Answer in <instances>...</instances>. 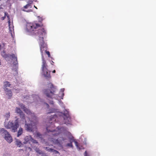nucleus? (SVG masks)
Returning <instances> with one entry per match:
<instances>
[{"label": "nucleus", "mask_w": 156, "mask_h": 156, "mask_svg": "<svg viewBox=\"0 0 156 156\" xmlns=\"http://www.w3.org/2000/svg\"><path fill=\"white\" fill-rule=\"evenodd\" d=\"M39 27V25L38 24L27 23V30L28 32L31 33L32 34H34L37 36H38L42 58L43 56L44 59L43 55V52L44 53L45 52L49 57L50 56V54L49 51H46V44L43 41L44 37L46 35V33L44 29L35 30Z\"/></svg>", "instance_id": "nucleus-1"}, {"label": "nucleus", "mask_w": 156, "mask_h": 156, "mask_svg": "<svg viewBox=\"0 0 156 156\" xmlns=\"http://www.w3.org/2000/svg\"><path fill=\"white\" fill-rule=\"evenodd\" d=\"M18 104L19 106L22 109H23V111L29 115V117H31L33 119V120L30 119H29L28 120H26L25 115L20 108L17 107L16 108V113L20 115L22 120L23 121H25V124L24 126L26 130L28 131L32 132L33 130L36 128L35 125L36 123L35 120L36 118L34 113L32 112L29 109L27 108L22 103H19Z\"/></svg>", "instance_id": "nucleus-2"}, {"label": "nucleus", "mask_w": 156, "mask_h": 156, "mask_svg": "<svg viewBox=\"0 0 156 156\" xmlns=\"http://www.w3.org/2000/svg\"><path fill=\"white\" fill-rule=\"evenodd\" d=\"M68 140H69L70 143L64 144V146L72 147H73L72 143L73 142L77 148L80 149L78 147V143L74 140L73 137L70 135V133H68L67 135H64L62 137H59L57 139L52 138L49 140L55 144H56L59 146H62L64 143L67 142Z\"/></svg>", "instance_id": "nucleus-3"}, {"label": "nucleus", "mask_w": 156, "mask_h": 156, "mask_svg": "<svg viewBox=\"0 0 156 156\" xmlns=\"http://www.w3.org/2000/svg\"><path fill=\"white\" fill-rule=\"evenodd\" d=\"M59 118L63 119L65 124L66 125L71 124V118L67 111L64 114L59 112L51 115L50 118L49 123H52L54 121H57L58 119Z\"/></svg>", "instance_id": "nucleus-4"}, {"label": "nucleus", "mask_w": 156, "mask_h": 156, "mask_svg": "<svg viewBox=\"0 0 156 156\" xmlns=\"http://www.w3.org/2000/svg\"><path fill=\"white\" fill-rule=\"evenodd\" d=\"M48 87L50 90L44 89L43 92L46 96L50 98H55L56 100L59 99L60 97L55 93L57 91V88L55 86L51 83L48 84Z\"/></svg>", "instance_id": "nucleus-5"}, {"label": "nucleus", "mask_w": 156, "mask_h": 156, "mask_svg": "<svg viewBox=\"0 0 156 156\" xmlns=\"http://www.w3.org/2000/svg\"><path fill=\"white\" fill-rule=\"evenodd\" d=\"M18 122V119L15 120L9 121L8 123L5 122V126L7 129H11L12 132H15L19 127Z\"/></svg>", "instance_id": "nucleus-6"}, {"label": "nucleus", "mask_w": 156, "mask_h": 156, "mask_svg": "<svg viewBox=\"0 0 156 156\" xmlns=\"http://www.w3.org/2000/svg\"><path fill=\"white\" fill-rule=\"evenodd\" d=\"M2 56L6 60H9L10 58H12V60L14 61L13 62V64L14 66L15 73L13 74L14 75H16L17 74V58L15 54H6L5 53H2Z\"/></svg>", "instance_id": "nucleus-7"}, {"label": "nucleus", "mask_w": 156, "mask_h": 156, "mask_svg": "<svg viewBox=\"0 0 156 156\" xmlns=\"http://www.w3.org/2000/svg\"><path fill=\"white\" fill-rule=\"evenodd\" d=\"M53 126L52 124H51L50 126L47 125L46 128L47 134L49 135L52 134L53 136H54L57 134L61 133V131L63 129V128H61L59 129L58 128V129L53 130L51 129L52 127Z\"/></svg>", "instance_id": "nucleus-8"}, {"label": "nucleus", "mask_w": 156, "mask_h": 156, "mask_svg": "<svg viewBox=\"0 0 156 156\" xmlns=\"http://www.w3.org/2000/svg\"><path fill=\"white\" fill-rule=\"evenodd\" d=\"M42 74L46 78H49L51 77L50 71H49L47 69V66L46 64V61L43 59L42 56Z\"/></svg>", "instance_id": "nucleus-9"}, {"label": "nucleus", "mask_w": 156, "mask_h": 156, "mask_svg": "<svg viewBox=\"0 0 156 156\" xmlns=\"http://www.w3.org/2000/svg\"><path fill=\"white\" fill-rule=\"evenodd\" d=\"M24 141L23 143L24 144L27 143L30 144L32 142L33 144H35L37 146L39 145L38 142L36 140H34L30 136H26L24 139Z\"/></svg>", "instance_id": "nucleus-10"}, {"label": "nucleus", "mask_w": 156, "mask_h": 156, "mask_svg": "<svg viewBox=\"0 0 156 156\" xmlns=\"http://www.w3.org/2000/svg\"><path fill=\"white\" fill-rule=\"evenodd\" d=\"M3 137L9 143H10L12 141V137L9 133Z\"/></svg>", "instance_id": "nucleus-11"}, {"label": "nucleus", "mask_w": 156, "mask_h": 156, "mask_svg": "<svg viewBox=\"0 0 156 156\" xmlns=\"http://www.w3.org/2000/svg\"><path fill=\"white\" fill-rule=\"evenodd\" d=\"M9 133L8 131L4 128H0V134L3 137Z\"/></svg>", "instance_id": "nucleus-12"}, {"label": "nucleus", "mask_w": 156, "mask_h": 156, "mask_svg": "<svg viewBox=\"0 0 156 156\" xmlns=\"http://www.w3.org/2000/svg\"><path fill=\"white\" fill-rule=\"evenodd\" d=\"M11 84L8 81H5L4 83L3 88L5 91H8V89L7 87H9L10 86Z\"/></svg>", "instance_id": "nucleus-13"}, {"label": "nucleus", "mask_w": 156, "mask_h": 156, "mask_svg": "<svg viewBox=\"0 0 156 156\" xmlns=\"http://www.w3.org/2000/svg\"><path fill=\"white\" fill-rule=\"evenodd\" d=\"M33 98H34V101L36 103H37V102L38 103L40 104V103L42 102L41 100L40 99L39 97L37 95H34L33 96Z\"/></svg>", "instance_id": "nucleus-14"}, {"label": "nucleus", "mask_w": 156, "mask_h": 156, "mask_svg": "<svg viewBox=\"0 0 156 156\" xmlns=\"http://www.w3.org/2000/svg\"><path fill=\"white\" fill-rule=\"evenodd\" d=\"M46 149L47 151L53 152L54 154H58V155L59 154V153L58 151H57L53 149L50 148H49V147H46Z\"/></svg>", "instance_id": "nucleus-15"}, {"label": "nucleus", "mask_w": 156, "mask_h": 156, "mask_svg": "<svg viewBox=\"0 0 156 156\" xmlns=\"http://www.w3.org/2000/svg\"><path fill=\"white\" fill-rule=\"evenodd\" d=\"M15 140L16 141V144L19 147H21L22 144L21 141L19 140L15 139Z\"/></svg>", "instance_id": "nucleus-16"}, {"label": "nucleus", "mask_w": 156, "mask_h": 156, "mask_svg": "<svg viewBox=\"0 0 156 156\" xmlns=\"http://www.w3.org/2000/svg\"><path fill=\"white\" fill-rule=\"evenodd\" d=\"M6 94L9 96L8 98L10 99L11 97L12 96V93L10 90L8 89V91H5Z\"/></svg>", "instance_id": "nucleus-17"}, {"label": "nucleus", "mask_w": 156, "mask_h": 156, "mask_svg": "<svg viewBox=\"0 0 156 156\" xmlns=\"http://www.w3.org/2000/svg\"><path fill=\"white\" fill-rule=\"evenodd\" d=\"M8 22H9V31L10 32V33L11 34L12 36V32L14 31V29H13L14 27H13L12 25L11 24H10V21H9Z\"/></svg>", "instance_id": "nucleus-18"}, {"label": "nucleus", "mask_w": 156, "mask_h": 156, "mask_svg": "<svg viewBox=\"0 0 156 156\" xmlns=\"http://www.w3.org/2000/svg\"><path fill=\"white\" fill-rule=\"evenodd\" d=\"M23 133V129L20 127L17 132V137H18L20 136Z\"/></svg>", "instance_id": "nucleus-19"}, {"label": "nucleus", "mask_w": 156, "mask_h": 156, "mask_svg": "<svg viewBox=\"0 0 156 156\" xmlns=\"http://www.w3.org/2000/svg\"><path fill=\"white\" fill-rule=\"evenodd\" d=\"M10 113L9 112H8L6 113L5 115V122H6V120H8L9 119V118L10 117Z\"/></svg>", "instance_id": "nucleus-20"}, {"label": "nucleus", "mask_w": 156, "mask_h": 156, "mask_svg": "<svg viewBox=\"0 0 156 156\" xmlns=\"http://www.w3.org/2000/svg\"><path fill=\"white\" fill-rule=\"evenodd\" d=\"M33 148L35 150V151L36 152L38 153L39 154H42V152L40 151L38 148L35 147H34Z\"/></svg>", "instance_id": "nucleus-21"}, {"label": "nucleus", "mask_w": 156, "mask_h": 156, "mask_svg": "<svg viewBox=\"0 0 156 156\" xmlns=\"http://www.w3.org/2000/svg\"><path fill=\"white\" fill-rule=\"evenodd\" d=\"M35 136L36 137H39L40 138H41L42 137V136L41 134L38 132H36L35 134Z\"/></svg>", "instance_id": "nucleus-22"}, {"label": "nucleus", "mask_w": 156, "mask_h": 156, "mask_svg": "<svg viewBox=\"0 0 156 156\" xmlns=\"http://www.w3.org/2000/svg\"><path fill=\"white\" fill-rule=\"evenodd\" d=\"M31 7H32L31 5L30 4H29L28 3L26 5L24 6V8L25 9H27L28 8H31Z\"/></svg>", "instance_id": "nucleus-23"}, {"label": "nucleus", "mask_w": 156, "mask_h": 156, "mask_svg": "<svg viewBox=\"0 0 156 156\" xmlns=\"http://www.w3.org/2000/svg\"><path fill=\"white\" fill-rule=\"evenodd\" d=\"M4 14H5L4 16V17H2V20H4V19L6 16H7L8 18H9V16H8V14L6 12H5V13Z\"/></svg>", "instance_id": "nucleus-24"}, {"label": "nucleus", "mask_w": 156, "mask_h": 156, "mask_svg": "<svg viewBox=\"0 0 156 156\" xmlns=\"http://www.w3.org/2000/svg\"><path fill=\"white\" fill-rule=\"evenodd\" d=\"M64 90V88L62 89L61 90V91L62 92V97H63V96L64 95V93H63Z\"/></svg>", "instance_id": "nucleus-25"}, {"label": "nucleus", "mask_w": 156, "mask_h": 156, "mask_svg": "<svg viewBox=\"0 0 156 156\" xmlns=\"http://www.w3.org/2000/svg\"><path fill=\"white\" fill-rule=\"evenodd\" d=\"M84 156H90V155L88 154L86 151L84 153Z\"/></svg>", "instance_id": "nucleus-26"}, {"label": "nucleus", "mask_w": 156, "mask_h": 156, "mask_svg": "<svg viewBox=\"0 0 156 156\" xmlns=\"http://www.w3.org/2000/svg\"><path fill=\"white\" fill-rule=\"evenodd\" d=\"M55 109H51V111L48 112V113H53V112H55Z\"/></svg>", "instance_id": "nucleus-27"}, {"label": "nucleus", "mask_w": 156, "mask_h": 156, "mask_svg": "<svg viewBox=\"0 0 156 156\" xmlns=\"http://www.w3.org/2000/svg\"><path fill=\"white\" fill-rule=\"evenodd\" d=\"M23 11H25V12H32V10H31V9H30V10H26L24 9H23Z\"/></svg>", "instance_id": "nucleus-28"}, {"label": "nucleus", "mask_w": 156, "mask_h": 156, "mask_svg": "<svg viewBox=\"0 0 156 156\" xmlns=\"http://www.w3.org/2000/svg\"><path fill=\"white\" fill-rule=\"evenodd\" d=\"M59 104H60V105L61 106H62L63 108L64 107V105H63V102H62L60 101H59Z\"/></svg>", "instance_id": "nucleus-29"}, {"label": "nucleus", "mask_w": 156, "mask_h": 156, "mask_svg": "<svg viewBox=\"0 0 156 156\" xmlns=\"http://www.w3.org/2000/svg\"><path fill=\"white\" fill-rule=\"evenodd\" d=\"M33 1H30L28 2V3L30 4L31 5L33 3Z\"/></svg>", "instance_id": "nucleus-30"}, {"label": "nucleus", "mask_w": 156, "mask_h": 156, "mask_svg": "<svg viewBox=\"0 0 156 156\" xmlns=\"http://www.w3.org/2000/svg\"><path fill=\"white\" fill-rule=\"evenodd\" d=\"M49 103L51 104H53V102L52 101H50Z\"/></svg>", "instance_id": "nucleus-31"}, {"label": "nucleus", "mask_w": 156, "mask_h": 156, "mask_svg": "<svg viewBox=\"0 0 156 156\" xmlns=\"http://www.w3.org/2000/svg\"><path fill=\"white\" fill-rule=\"evenodd\" d=\"M45 105H46V106L48 107V106H49V105L47 104V103H45Z\"/></svg>", "instance_id": "nucleus-32"}, {"label": "nucleus", "mask_w": 156, "mask_h": 156, "mask_svg": "<svg viewBox=\"0 0 156 156\" xmlns=\"http://www.w3.org/2000/svg\"><path fill=\"white\" fill-rule=\"evenodd\" d=\"M4 156H11L9 154H5L4 155Z\"/></svg>", "instance_id": "nucleus-33"}, {"label": "nucleus", "mask_w": 156, "mask_h": 156, "mask_svg": "<svg viewBox=\"0 0 156 156\" xmlns=\"http://www.w3.org/2000/svg\"><path fill=\"white\" fill-rule=\"evenodd\" d=\"M2 53H5V51H3Z\"/></svg>", "instance_id": "nucleus-34"}, {"label": "nucleus", "mask_w": 156, "mask_h": 156, "mask_svg": "<svg viewBox=\"0 0 156 156\" xmlns=\"http://www.w3.org/2000/svg\"><path fill=\"white\" fill-rule=\"evenodd\" d=\"M55 70H53V71H52V73H55Z\"/></svg>", "instance_id": "nucleus-35"}, {"label": "nucleus", "mask_w": 156, "mask_h": 156, "mask_svg": "<svg viewBox=\"0 0 156 156\" xmlns=\"http://www.w3.org/2000/svg\"><path fill=\"white\" fill-rule=\"evenodd\" d=\"M34 7L36 9H37V8L36 7L35 5H34Z\"/></svg>", "instance_id": "nucleus-36"}, {"label": "nucleus", "mask_w": 156, "mask_h": 156, "mask_svg": "<svg viewBox=\"0 0 156 156\" xmlns=\"http://www.w3.org/2000/svg\"><path fill=\"white\" fill-rule=\"evenodd\" d=\"M41 20H42V19H39V21L40 22L41 21Z\"/></svg>", "instance_id": "nucleus-37"}, {"label": "nucleus", "mask_w": 156, "mask_h": 156, "mask_svg": "<svg viewBox=\"0 0 156 156\" xmlns=\"http://www.w3.org/2000/svg\"><path fill=\"white\" fill-rule=\"evenodd\" d=\"M1 65V62H0V65Z\"/></svg>", "instance_id": "nucleus-38"}]
</instances>
